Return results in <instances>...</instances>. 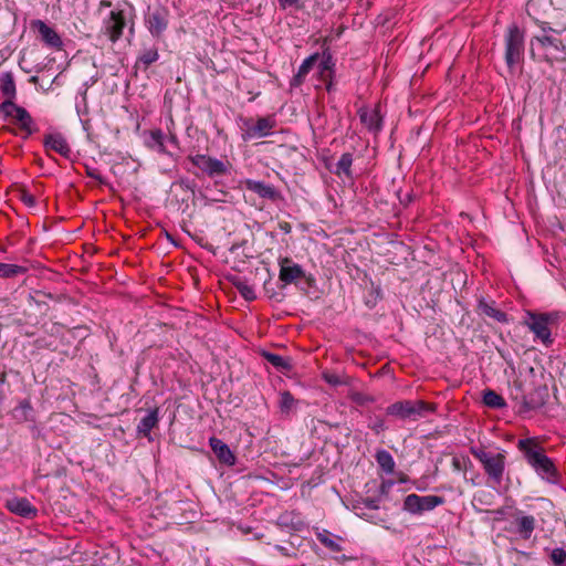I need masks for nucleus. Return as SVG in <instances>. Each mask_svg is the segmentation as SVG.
<instances>
[{"label":"nucleus","instance_id":"1","mask_svg":"<svg viewBox=\"0 0 566 566\" xmlns=\"http://www.w3.org/2000/svg\"><path fill=\"white\" fill-rule=\"evenodd\" d=\"M542 34L531 40L532 52L538 51L547 62L566 59V45L559 38L558 31L551 28L547 22H539Z\"/></svg>","mask_w":566,"mask_h":566},{"label":"nucleus","instance_id":"2","mask_svg":"<svg viewBox=\"0 0 566 566\" xmlns=\"http://www.w3.org/2000/svg\"><path fill=\"white\" fill-rule=\"evenodd\" d=\"M559 314L557 312L537 313L526 311L523 324L534 334L535 339L541 340L545 346L553 344L552 326L559 322Z\"/></svg>","mask_w":566,"mask_h":566},{"label":"nucleus","instance_id":"3","mask_svg":"<svg viewBox=\"0 0 566 566\" xmlns=\"http://www.w3.org/2000/svg\"><path fill=\"white\" fill-rule=\"evenodd\" d=\"M520 450L524 451L527 463L536 471V473L548 482L556 479V469L552 460L544 453L531 439L518 441Z\"/></svg>","mask_w":566,"mask_h":566},{"label":"nucleus","instance_id":"4","mask_svg":"<svg viewBox=\"0 0 566 566\" xmlns=\"http://www.w3.org/2000/svg\"><path fill=\"white\" fill-rule=\"evenodd\" d=\"M471 453L481 462L489 479L495 485H500L505 471V455L481 449H471Z\"/></svg>","mask_w":566,"mask_h":566},{"label":"nucleus","instance_id":"5","mask_svg":"<svg viewBox=\"0 0 566 566\" xmlns=\"http://www.w3.org/2000/svg\"><path fill=\"white\" fill-rule=\"evenodd\" d=\"M188 160L209 178L223 177L230 174L231 164L229 160H221L205 154L189 156Z\"/></svg>","mask_w":566,"mask_h":566},{"label":"nucleus","instance_id":"6","mask_svg":"<svg viewBox=\"0 0 566 566\" xmlns=\"http://www.w3.org/2000/svg\"><path fill=\"white\" fill-rule=\"evenodd\" d=\"M434 405L427 403L422 400H402L390 405L387 408V413L401 419H416L422 417L427 412H433Z\"/></svg>","mask_w":566,"mask_h":566},{"label":"nucleus","instance_id":"7","mask_svg":"<svg viewBox=\"0 0 566 566\" xmlns=\"http://www.w3.org/2000/svg\"><path fill=\"white\" fill-rule=\"evenodd\" d=\"M524 52V34L517 25L512 24L505 35V61L513 67L522 57Z\"/></svg>","mask_w":566,"mask_h":566},{"label":"nucleus","instance_id":"8","mask_svg":"<svg viewBox=\"0 0 566 566\" xmlns=\"http://www.w3.org/2000/svg\"><path fill=\"white\" fill-rule=\"evenodd\" d=\"M129 22V12L115 9L103 20L102 33L115 43L123 34Z\"/></svg>","mask_w":566,"mask_h":566},{"label":"nucleus","instance_id":"9","mask_svg":"<svg viewBox=\"0 0 566 566\" xmlns=\"http://www.w3.org/2000/svg\"><path fill=\"white\" fill-rule=\"evenodd\" d=\"M443 503L444 499L441 496H419L417 494H409L405 497L403 510L411 514H421L426 511H431Z\"/></svg>","mask_w":566,"mask_h":566},{"label":"nucleus","instance_id":"10","mask_svg":"<svg viewBox=\"0 0 566 566\" xmlns=\"http://www.w3.org/2000/svg\"><path fill=\"white\" fill-rule=\"evenodd\" d=\"M280 273L279 279L285 285L292 284L300 279H303L305 272L300 264L294 263L290 258H280L279 259Z\"/></svg>","mask_w":566,"mask_h":566},{"label":"nucleus","instance_id":"11","mask_svg":"<svg viewBox=\"0 0 566 566\" xmlns=\"http://www.w3.org/2000/svg\"><path fill=\"white\" fill-rule=\"evenodd\" d=\"M6 507L13 514L24 518H34L38 515V509L31 504L27 497L13 496L6 501Z\"/></svg>","mask_w":566,"mask_h":566},{"label":"nucleus","instance_id":"12","mask_svg":"<svg viewBox=\"0 0 566 566\" xmlns=\"http://www.w3.org/2000/svg\"><path fill=\"white\" fill-rule=\"evenodd\" d=\"M31 29L36 31L42 42L53 49H60L62 40L60 35L42 20H33L31 22Z\"/></svg>","mask_w":566,"mask_h":566},{"label":"nucleus","instance_id":"13","mask_svg":"<svg viewBox=\"0 0 566 566\" xmlns=\"http://www.w3.org/2000/svg\"><path fill=\"white\" fill-rule=\"evenodd\" d=\"M149 32L159 38L168 25V11L163 8L151 11L146 20Z\"/></svg>","mask_w":566,"mask_h":566},{"label":"nucleus","instance_id":"14","mask_svg":"<svg viewBox=\"0 0 566 566\" xmlns=\"http://www.w3.org/2000/svg\"><path fill=\"white\" fill-rule=\"evenodd\" d=\"M43 145L48 151H55L64 158H70L71 149L65 136L60 133H50L44 136Z\"/></svg>","mask_w":566,"mask_h":566},{"label":"nucleus","instance_id":"15","mask_svg":"<svg viewBox=\"0 0 566 566\" xmlns=\"http://www.w3.org/2000/svg\"><path fill=\"white\" fill-rule=\"evenodd\" d=\"M514 524L516 526L515 532L523 538H531L535 527L536 520L533 515H526L521 511L515 513Z\"/></svg>","mask_w":566,"mask_h":566},{"label":"nucleus","instance_id":"16","mask_svg":"<svg viewBox=\"0 0 566 566\" xmlns=\"http://www.w3.org/2000/svg\"><path fill=\"white\" fill-rule=\"evenodd\" d=\"M245 188L254 193L259 195L261 198L269 199L275 201L280 198L279 191L271 185L265 184L263 181L247 179L244 181Z\"/></svg>","mask_w":566,"mask_h":566},{"label":"nucleus","instance_id":"17","mask_svg":"<svg viewBox=\"0 0 566 566\" xmlns=\"http://www.w3.org/2000/svg\"><path fill=\"white\" fill-rule=\"evenodd\" d=\"M360 122L371 132L381 129V116L377 107H360L357 112Z\"/></svg>","mask_w":566,"mask_h":566},{"label":"nucleus","instance_id":"18","mask_svg":"<svg viewBox=\"0 0 566 566\" xmlns=\"http://www.w3.org/2000/svg\"><path fill=\"white\" fill-rule=\"evenodd\" d=\"M209 446L219 459L220 462L227 465H234L235 457L233 452L230 450L228 444H226L222 440L211 437L209 439Z\"/></svg>","mask_w":566,"mask_h":566},{"label":"nucleus","instance_id":"19","mask_svg":"<svg viewBox=\"0 0 566 566\" xmlns=\"http://www.w3.org/2000/svg\"><path fill=\"white\" fill-rule=\"evenodd\" d=\"M274 126L273 117H261L254 125L248 127L247 134L251 138H262L269 136Z\"/></svg>","mask_w":566,"mask_h":566},{"label":"nucleus","instance_id":"20","mask_svg":"<svg viewBox=\"0 0 566 566\" xmlns=\"http://www.w3.org/2000/svg\"><path fill=\"white\" fill-rule=\"evenodd\" d=\"M159 421V409H150L147 415L142 418L137 424V432L143 437H149L150 431L158 424Z\"/></svg>","mask_w":566,"mask_h":566},{"label":"nucleus","instance_id":"21","mask_svg":"<svg viewBox=\"0 0 566 566\" xmlns=\"http://www.w3.org/2000/svg\"><path fill=\"white\" fill-rule=\"evenodd\" d=\"M13 118L19 124L20 128L25 133L24 138H28L36 130L34 120L25 108H17V113L14 114Z\"/></svg>","mask_w":566,"mask_h":566},{"label":"nucleus","instance_id":"22","mask_svg":"<svg viewBox=\"0 0 566 566\" xmlns=\"http://www.w3.org/2000/svg\"><path fill=\"white\" fill-rule=\"evenodd\" d=\"M318 53H314L303 61V63L298 67L297 73L291 81L292 86H300L304 82L306 75L310 73V71L313 69L314 64L318 60Z\"/></svg>","mask_w":566,"mask_h":566},{"label":"nucleus","instance_id":"23","mask_svg":"<svg viewBox=\"0 0 566 566\" xmlns=\"http://www.w3.org/2000/svg\"><path fill=\"white\" fill-rule=\"evenodd\" d=\"M481 313L496 322L504 323L507 321L506 314L495 307L494 302L481 301L479 304Z\"/></svg>","mask_w":566,"mask_h":566},{"label":"nucleus","instance_id":"24","mask_svg":"<svg viewBox=\"0 0 566 566\" xmlns=\"http://www.w3.org/2000/svg\"><path fill=\"white\" fill-rule=\"evenodd\" d=\"M376 461L378 465L381 468V470L387 473L391 474L395 470V460L392 455L387 450H378L376 455Z\"/></svg>","mask_w":566,"mask_h":566},{"label":"nucleus","instance_id":"25","mask_svg":"<svg viewBox=\"0 0 566 566\" xmlns=\"http://www.w3.org/2000/svg\"><path fill=\"white\" fill-rule=\"evenodd\" d=\"M0 90L4 96L8 98L15 97V84L13 80V75L10 72H7L0 77Z\"/></svg>","mask_w":566,"mask_h":566},{"label":"nucleus","instance_id":"26","mask_svg":"<svg viewBox=\"0 0 566 566\" xmlns=\"http://www.w3.org/2000/svg\"><path fill=\"white\" fill-rule=\"evenodd\" d=\"M353 164V155L350 153H344L336 164L335 174L340 176L345 175L350 177V167Z\"/></svg>","mask_w":566,"mask_h":566},{"label":"nucleus","instance_id":"27","mask_svg":"<svg viewBox=\"0 0 566 566\" xmlns=\"http://www.w3.org/2000/svg\"><path fill=\"white\" fill-rule=\"evenodd\" d=\"M159 57L158 49L156 46L144 48L142 53L138 56L137 62L142 63L145 67H148L150 64L155 63Z\"/></svg>","mask_w":566,"mask_h":566},{"label":"nucleus","instance_id":"28","mask_svg":"<svg viewBox=\"0 0 566 566\" xmlns=\"http://www.w3.org/2000/svg\"><path fill=\"white\" fill-rule=\"evenodd\" d=\"M264 358L274 367L281 370H290L291 363L287 358L273 354V353H263Z\"/></svg>","mask_w":566,"mask_h":566},{"label":"nucleus","instance_id":"29","mask_svg":"<svg viewBox=\"0 0 566 566\" xmlns=\"http://www.w3.org/2000/svg\"><path fill=\"white\" fill-rule=\"evenodd\" d=\"M27 272V269L17 265L0 262V277H14Z\"/></svg>","mask_w":566,"mask_h":566},{"label":"nucleus","instance_id":"30","mask_svg":"<svg viewBox=\"0 0 566 566\" xmlns=\"http://www.w3.org/2000/svg\"><path fill=\"white\" fill-rule=\"evenodd\" d=\"M483 402L491 408H503L505 407L504 399L493 390H486L483 395Z\"/></svg>","mask_w":566,"mask_h":566},{"label":"nucleus","instance_id":"31","mask_svg":"<svg viewBox=\"0 0 566 566\" xmlns=\"http://www.w3.org/2000/svg\"><path fill=\"white\" fill-rule=\"evenodd\" d=\"M279 406L281 409V412L283 413H290L291 410L295 407V399L292 396L290 391H282L280 392V401Z\"/></svg>","mask_w":566,"mask_h":566},{"label":"nucleus","instance_id":"32","mask_svg":"<svg viewBox=\"0 0 566 566\" xmlns=\"http://www.w3.org/2000/svg\"><path fill=\"white\" fill-rule=\"evenodd\" d=\"M234 285L245 301H253L256 298L253 286H251L247 282L238 280L234 282Z\"/></svg>","mask_w":566,"mask_h":566},{"label":"nucleus","instance_id":"33","mask_svg":"<svg viewBox=\"0 0 566 566\" xmlns=\"http://www.w3.org/2000/svg\"><path fill=\"white\" fill-rule=\"evenodd\" d=\"M334 66L331 54H323V57L318 64L319 74L323 78L331 76L332 67Z\"/></svg>","mask_w":566,"mask_h":566},{"label":"nucleus","instance_id":"34","mask_svg":"<svg viewBox=\"0 0 566 566\" xmlns=\"http://www.w3.org/2000/svg\"><path fill=\"white\" fill-rule=\"evenodd\" d=\"M13 99L14 98H7L3 103L0 104V112L7 117H14L17 108H21V106L14 104Z\"/></svg>","mask_w":566,"mask_h":566},{"label":"nucleus","instance_id":"35","mask_svg":"<svg viewBox=\"0 0 566 566\" xmlns=\"http://www.w3.org/2000/svg\"><path fill=\"white\" fill-rule=\"evenodd\" d=\"M471 465V460L468 457L461 455L452 458V468L457 472L467 471Z\"/></svg>","mask_w":566,"mask_h":566},{"label":"nucleus","instance_id":"36","mask_svg":"<svg viewBox=\"0 0 566 566\" xmlns=\"http://www.w3.org/2000/svg\"><path fill=\"white\" fill-rule=\"evenodd\" d=\"M317 537L324 546L332 549L333 552L340 551V545L337 542H335L334 539H332L327 532L319 533L317 535Z\"/></svg>","mask_w":566,"mask_h":566},{"label":"nucleus","instance_id":"37","mask_svg":"<svg viewBox=\"0 0 566 566\" xmlns=\"http://www.w3.org/2000/svg\"><path fill=\"white\" fill-rule=\"evenodd\" d=\"M551 559L555 565H562L566 560V552L562 547L554 548L551 553Z\"/></svg>","mask_w":566,"mask_h":566},{"label":"nucleus","instance_id":"38","mask_svg":"<svg viewBox=\"0 0 566 566\" xmlns=\"http://www.w3.org/2000/svg\"><path fill=\"white\" fill-rule=\"evenodd\" d=\"M323 379L332 386H339L346 384V381L339 375L328 371L323 373Z\"/></svg>","mask_w":566,"mask_h":566},{"label":"nucleus","instance_id":"39","mask_svg":"<svg viewBox=\"0 0 566 566\" xmlns=\"http://www.w3.org/2000/svg\"><path fill=\"white\" fill-rule=\"evenodd\" d=\"M20 200L28 207H34L35 206V197L27 191L25 189H22L19 193Z\"/></svg>","mask_w":566,"mask_h":566},{"label":"nucleus","instance_id":"40","mask_svg":"<svg viewBox=\"0 0 566 566\" xmlns=\"http://www.w3.org/2000/svg\"><path fill=\"white\" fill-rule=\"evenodd\" d=\"M541 0H530L526 4V11L530 15L537 13V6Z\"/></svg>","mask_w":566,"mask_h":566},{"label":"nucleus","instance_id":"41","mask_svg":"<svg viewBox=\"0 0 566 566\" xmlns=\"http://www.w3.org/2000/svg\"><path fill=\"white\" fill-rule=\"evenodd\" d=\"M363 505H364V507H366L368 510H373V511L379 509L378 501L374 500V499L364 500Z\"/></svg>","mask_w":566,"mask_h":566},{"label":"nucleus","instance_id":"42","mask_svg":"<svg viewBox=\"0 0 566 566\" xmlns=\"http://www.w3.org/2000/svg\"><path fill=\"white\" fill-rule=\"evenodd\" d=\"M151 139L158 144L160 147L164 146V135L160 130H155L151 133Z\"/></svg>","mask_w":566,"mask_h":566},{"label":"nucleus","instance_id":"43","mask_svg":"<svg viewBox=\"0 0 566 566\" xmlns=\"http://www.w3.org/2000/svg\"><path fill=\"white\" fill-rule=\"evenodd\" d=\"M354 509L356 511L358 510H361V507L359 505H355ZM356 514L363 518H365L366 521H370V522H374V523H377L375 521V516L373 514H368V513H365V512H356Z\"/></svg>","mask_w":566,"mask_h":566},{"label":"nucleus","instance_id":"44","mask_svg":"<svg viewBox=\"0 0 566 566\" xmlns=\"http://www.w3.org/2000/svg\"><path fill=\"white\" fill-rule=\"evenodd\" d=\"M76 1L78 2V7L82 8V13L84 14L88 8V1L87 0H76Z\"/></svg>","mask_w":566,"mask_h":566},{"label":"nucleus","instance_id":"45","mask_svg":"<svg viewBox=\"0 0 566 566\" xmlns=\"http://www.w3.org/2000/svg\"><path fill=\"white\" fill-rule=\"evenodd\" d=\"M282 8L290 7L294 3H296L298 0H279Z\"/></svg>","mask_w":566,"mask_h":566},{"label":"nucleus","instance_id":"46","mask_svg":"<svg viewBox=\"0 0 566 566\" xmlns=\"http://www.w3.org/2000/svg\"><path fill=\"white\" fill-rule=\"evenodd\" d=\"M88 175L95 179H97L99 182H104L102 176L97 171H88Z\"/></svg>","mask_w":566,"mask_h":566},{"label":"nucleus","instance_id":"47","mask_svg":"<svg viewBox=\"0 0 566 566\" xmlns=\"http://www.w3.org/2000/svg\"><path fill=\"white\" fill-rule=\"evenodd\" d=\"M326 90L328 92H331L333 90V83L332 82H328L327 85H326Z\"/></svg>","mask_w":566,"mask_h":566},{"label":"nucleus","instance_id":"48","mask_svg":"<svg viewBox=\"0 0 566 566\" xmlns=\"http://www.w3.org/2000/svg\"><path fill=\"white\" fill-rule=\"evenodd\" d=\"M285 232H289L290 231V226L287 223H285V226L281 227Z\"/></svg>","mask_w":566,"mask_h":566},{"label":"nucleus","instance_id":"49","mask_svg":"<svg viewBox=\"0 0 566 566\" xmlns=\"http://www.w3.org/2000/svg\"><path fill=\"white\" fill-rule=\"evenodd\" d=\"M82 226H83V222H81V224H76V228L73 229V232L80 230L82 228Z\"/></svg>","mask_w":566,"mask_h":566},{"label":"nucleus","instance_id":"50","mask_svg":"<svg viewBox=\"0 0 566 566\" xmlns=\"http://www.w3.org/2000/svg\"><path fill=\"white\" fill-rule=\"evenodd\" d=\"M101 4H102V6L109 7V6H111V2L102 1V2H101Z\"/></svg>","mask_w":566,"mask_h":566},{"label":"nucleus","instance_id":"51","mask_svg":"<svg viewBox=\"0 0 566 566\" xmlns=\"http://www.w3.org/2000/svg\"><path fill=\"white\" fill-rule=\"evenodd\" d=\"M129 32H130V33H133V32H134V25H133V24L129 27Z\"/></svg>","mask_w":566,"mask_h":566}]
</instances>
